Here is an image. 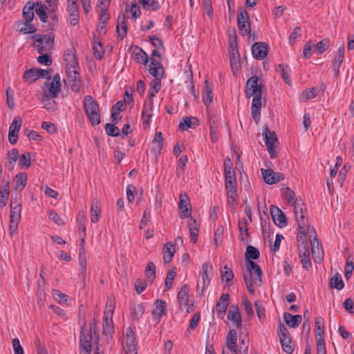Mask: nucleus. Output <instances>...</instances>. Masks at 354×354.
Segmentation results:
<instances>
[{"instance_id": "18", "label": "nucleus", "mask_w": 354, "mask_h": 354, "mask_svg": "<svg viewBox=\"0 0 354 354\" xmlns=\"http://www.w3.org/2000/svg\"><path fill=\"white\" fill-rule=\"evenodd\" d=\"M237 332L235 329H230L226 337V347L232 352L237 354Z\"/></svg>"}, {"instance_id": "49", "label": "nucleus", "mask_w": 354, "mask_h": 354, "mask_svg": "<svg viewBox=\"0 0 354 354\" xmlns=\"http://www.w3.org/2000/svg\"><path fill=\"white\" fill-rule=\"evenodd\" d=\"M161 87V82L160 80H153L151 83L150 88L149 90V99L154 97L156 93L160 91Z\"/></svg>"}, {"instance_id": "34", "label": "nucleus", "mask_w": 354, "mask_h": 354, "mask_svg": "<svg viewBox=\"0 0 354 354\" xmlns=\"http://www.w3.org/2000/svg\"><path fill=\"white\" fill-rule=\"evenodd\" d=\"M27 174L25 172H21L17 174L14 178V182L15 183V189H19L20 191L24 189L27 183Z\"/></svg>"}, {"instance_id": "38", "label": "nucleus", "mask_w": 354, "mask_h": 354, "mask_svg": "<svg viewBox=\"0 0 354 354\" xmlns=\"http://www.w3.org/2000/svg\"><path fill=\"white\" fill-rule=\"evenodd\" d=\"M100 207L98 205V202L93 201L91 205V221L92 223H97L99 221L100 214Z\"/></svg>"}, {"instance_id": "59", "label": "nucleus", "mask_w": 354, "mask_h": 354, "mask_svg": "<svg viewBox=\"0 0 354 354\" xmlns=\"http://www.w3.org/2000/svg\"><path fill=\"white\" fill-rule=\"evenodd\" d=\"M243 279L245 283L247 289L250 294L254 293V288L253 283L255 282L254 280L250 275H247L246 274H243Z\"/></svg>"}, {"instance_id": "27", "label": "nucleus", "mask_w": 354, "mask_h": 354, "mask_svg": "<svg viewBox=\"0 0 354 354\" xmlns=\"http://www.w3.org/2000/svg\"><path fill=\"white\" fill-rule=\"evenodd\" d=\"M230 304V295L227 293H223L219 299V301L216 305V310L218 314H225V311Z\"/></svg>"}, {"instance_id": "25", "label": "nucleus", "mask_w": 354, "mask_h": 354, "mask_svg": "<svg viewBox=\"0 0 354 354\" xmlns=\"http://www.w3.org/2000/svg\"><path fill=\"white\" fill-rule=\"evenodd\" d=\"M225 189L227 191H230L234 194L235 190H237V183L236 179L235 171L225 173Z\"/></svg>"}, {"instance_id": "7", "label": "nucleus", "mask_w": 354, "mask_h": 354, "mask_svg": "<svg viewBox=\"0 0 354 354\" xmlns=\"http://www.w3.org/2000/svg\"><path fill=\"white\" fill-rule=\"evenodd\" d=\"M315 236L313 240H310L311 252L314 261L317 263H321L324 259V250L321 243L319 242L316 236V232L312 229Z\"/></svg>"}, {"instance_id": "8", "label": "nucleus", "mask_w": 354, "mask_h": 354, "mask_svg": "<svg viewBox=\"0 0 354 354\" xmlns=\"http://www.w3.org/2000/svg\"><path fill=\"white\" fill-rule=\"evenodd\" d=\"M213 268L210 265L209 262H205L202 265V271L200 273V275L202 277L201 283H198L196 288L198 290L200 288L201 294H203L206 286L209 283L210 278L209 277V274L212 272Z\"/></svg>"}, {"instance_id": "21", "label": "nucleus", "mask_w": 354, "mask_h": 354, "mask_svg": "<svg viewBox=\"0 0 354 354\" xmlns=\"http://www.w3.org/2000/svg\"><path fill=\"white\" fill-rule=\"evenodd\" d=\"M189 288L187 284H185L180 288L178 293L177 299L180 305H183L185 308H187V312H189Z\"/></svg>"}, {"instance_id": "4", "label": "nucleus", "mask_w": 354, "mask_h": 354, "mask_svg": "<svg viewBox=\"0 0 354 354\" xmlns=\"http://www.w3.org/2000/svg\"><path fill=\"white\" fill-rule=\"evenodd\" d=\"M237 24L241 35L245 36L250 33V21L247 10L240 8L237 13Z\"/></svg>"}, {"instance_id": "12", "label": "nucleus", "mask_w": 354, "mask_h": 354, "mask_svg": "<svg viewBox=\"0 0 354 354\" xmlns=\"http://www.w3.org/2000/svg\"><path fill=\"white\" fill-rule=\"evenodd\" d=\"M268 44L266 42H255L252 46V53L257 59H263L268 53Z\"/></svg>"}, {"instance_id": "19", "label": "nucleus", "mask_w": 354, "mask_h": 354, "mask_svg": "<svg viewBox=\"0 0 354 354\" xmlns=\"http://www.w3.org/2000/svg\"><path fill=\"white\" fill-rule=\"evenodd\" d=\"M46 86H47L48 88L46 90H44V95L43 96L44 101L56 97L60 92L61 85L50 82L49 84L46 83Z\"/></svg>"}, {"instance_id": "60", "label": "nucleus", "mask_w": 354, "mask_h": 354, "mask_svg": "<svg viewBox=\"0 0 354 354\" xmlns=\"http://www.w3.org/2000/svg\"><path fill=\"white\" fill-rule=\"evenodd\" d=\"M224 270H226L225 272L221 270V279L223 281H225L227 283H229L232 281L234 278V273L232 270L227 268V266L223 267Z\"/></svg>"}, {"instance_id": "43", "label": "nucleus", "mask_w": 354, "mask_h": 354, "mask_svg": "<svg viewBox=\"0 0 354 354\" xmlns=\"http://www.w3.org/2000/svg\"><path fill=\"white\" fill-rule=\"evenodd\" d=\"M31 156L30 152H26L21 154L19 158V165L21 169H27L30 165Z\"/></svg>"}, {"instance_id": "11", "label": "nucleus", "mask_w": 354, "mask_h": 354, "mask_svg": "<svg viewBox=\"0 0 354 354\" xmlns=\"http://www.w3.org/2000/svg\"><path fill=\"white\" fill-rule=\"evenodd\" d=\"M22 124V119L20 117H15L10 126L8 133L9 142L15 145L18 140V133Z\"/></svg>"}, {"instance_id": "58", "label": "nucleus", "mask_w": 354, "mask_h": 354, "mask_svg": "<svg viewBox=\"0 0 354 354\" xmlns=\"http://www.w3.org/2000/svg\"><path fill=\"white\" fill-rule=\"evenodd\" d=\"M104 323H103V333L107 335L108 333H111L113 330V326L111 325L112 324V319H111V322H109V317H108V313L104 312Z\"/></svg>"}, {"instance_id": "55", "label": "nucleus", "mask_w": 354, "mask_h": 354, "mask_svg": "<svg viewBox=\"0 0 354 354\" xmlns=\"http://www.w3.org/2000/svg\"><path fill=\"white\" fill-rule=\"evenodd\" d=\"M149 73L155 78L154 80H160L163 77L164 68L157 67H149Z\"/></svg>"}, {"instance_id": "10", "label": "nucleus", "mask_w": 354, "mask_h": 354, "mask_svg": "<svg viewBox=\"0 0 354 354\" xmlns=\"http://www.w3.org/2000/svg\"><path fill=\"white\" fill-rule=\"evenodd\" d=\"M178 208L181 213L180 218H188L191 215V204L187 194L180 193L179 196Z\"/></svg>"}, {"instance_id": "54", "label": "nucleus", "mask_w": 354, "mask_h": 354, "mask_svg": "<svg viewBox=\"0 0 354 354\" xmlns=\"http://www.w3.org/2000/svg\"><path fill=\"white\" fill-rule=\"evenodd\" d=\"M105 131L109 136L117 137L120 136V131L115 124H106L105 125Z\"/></svg>"}, {"instance_id": "48", "label": "nucleus", "mask_w": 354, "mask_h": 354, "mask_svg": "<svg viewBox=\"0 0 354 354\" xmlns=\"http://www.w3.org/2000/svg\"><path fill=\"white\" fill-rule=\"evenodd\" d=\"M93 50L95 57L97 59H101L104 57V50L100 42H93Z\"/></svg>"}, {"instance_id": "14", "label": "nucleus", "mask_w": 354, "mask_h": 354, "mask_svg": "<svg viewBox=\"0 0 354 354\" xmlns=\"http://www.w3.org/2000/svg\"><path fill=\"white\" fill-rule=\"evenodd\" d=\"M344 46L342 44L338 48L336 55L334 57L333 62V69L335 77H338L339 75V68L344 61Z\"/></svg>"}, {"instance_id": "52", "label": "nucleus", "mask_w": 354, "mask_h": 354, "mask_svg": "<svg viewBox=\"0 0 354 354\" xmlns=\"http://www.w3.org/2000/svg\"><path fill=\"white\" fill-rule=\"evenodd\" d=\"M80 77L77 71L74 70V79L71 84V88L73 91L78 93L81 88Z\"/></svg>"}, {"instance_id": "28", "label": "nucleus", "mask_w": 354, "mask_h": 354, "mask_svg": "<svg viewBox=\"0 0 354 354\" xmlns=\"http://www.w3.org/2000/svg\"><path fill=\"white\" fill-rule=\"evenodd\" d=\"M204 85L205 87L203 91V101L208 109V106L212 103L213 99V89L209 84V82L207 80L204 82Z\"/></svg>"}, {"instance_id": "9", "label": "nucleus", "mask_w": 354, "mask_h": 354, "mask_svg": "<svg viewBox=\"0 0 354 354\" xmlns=\"http://www.w3.org/2000/svg\"><path fill=\"white\" fill-rule=\"evenodd\" d=\"M270 211L273 222L276 225L283 227L287 225L286 216L278 207L271 205Z\"/></svg>"}, {"instance_id": "30", "label": "nucleus", "mask_w": 354, "mask_h": 354, "mask_svg": "<svg viewBox=\"0 0 354 354\" xmlns=\"http://www.w3.org/2000/svg\"><path fill=\"white\" fill-rule=\"evenodd\" d=\"M36 7L35 3L28 1L23 8V17L27 22H31L34 19V8Z\"/></svg>"}, {"instance_id": "20", "label": "nucleus", "mask_w": 354, "mask_h": 354, "mask_svg": "<svg viewBox=\"0 0 354 354\" xmlns=\"http://www.w3.org/2000/svg\"><path fill=\"white\" fill-rule=\"evenodd\" d=\"M74 50L73 49H68L64 52V60L66 63L68 68H73L75 69L79 66V62L76 55L74 53Z\"/></svg>"}, {"instance_id": "42", "label": "nucleus", "mask_w": 354, "mask_h": 354, "mask_svg": "<svg viewBox=\"0 0 354 354\" xmlns=\"http://www.w3.org/2000/svg\"><path fill=\"white\" fill-rule=\"evenodd\" d=\"M35 5H36L35 12H36V14L38 15L39 19L41 20V22H44V23L46 22L47 19H48V15L46 14V12L44 9L43 4L40 1H37L35 3Z\"/></svg>"}, {"instance_id": "32", "label": "nucleus", "mask_w": 354, "mask_h": 354, "mask_svg": "<svg viewBox=\"0 0 354 354\" xmlns=\"http://www.w3.org/2000/svg\"><path fill=\"white\" fill-rule=\"evenodd\" d=\"M39 74V68H32L25 71L23 75V79L28 83H33L40 77Z\"/></svg>"}, {"instance_id": "50", "label": "nucleus", "mask_w": 354, "mask_h": 354, "mask_svg": "<svg viewBox=\"0 0 354 354\" xmlns=\"http://www.w3.org/2000/svg\"><path fill=\"white\" fill-rule=\"evenodd\" d=\"M145 275L146 277L153 281L156 277V266L155 264L150 261L147 263V268H145Z\"/></svg>"}, {"instance_id": "29", "label": "nucleus", "mask_w": 354, "mask_h": 354, "mask_svg": "<svg viewBox=\"0 0 354 354\" xmlns=\"http://www.w3.org/2000/svg\"><path fill=\"white\" fill-rule=\"evenodd\" d=\"M230 48V59L231 66L232 68H235L236 69H237L240 66L238 45L232 44V46Z\"/></svg>"}, {"instance_id": "5", "label": "nucleus", "mask_w": 354, "mask_h": 354, "mask_svg": "<svg viewBox=\"0 0 354 354\" xmlns=\"http://www.w3.org/2000/svg\"><path fill=\"white\" fill-rule=\"evenodd\" d=\"M258 82L259 77L257 76H252L248 80L245 90V95L247 98L262 95L263 85L261 83L259 84Z\"/></svg>"}, {"instance_id": "24", "label": "nucleus", "mask_w": 354, "mask_h": 354, "mask_svg": "<svg viewBox=\"0 0 354 354\" xmlns=\"http://www.w3.org/2000/svg\"><path fill=\"white\" fill-rule=\"evenodd\" d=\"M283 319L286 324L291 328L298 327L302 322V317L300 315H292L288 312L283 313Z\"/></svg>"}, {"instance_id": "57", "label": "nucleus", "mask_w": 354, "mask_h": 354, "mask_svg": "<svg viewBox=\"0 0 354 354\" xmlns=\"http://www.w3.org/2000/svg\"><path fill=\"white\" fill-rule=\"evenodd\" d=\"M328 47H329V39H324L319 41L315 45V46L314 48H315V50L318 51L319 54H322L325 50H326Z\"/></svg>"}, {"instance_id": "46", "label": "nucleus", "mask_w": 354, "mask_h": 354, "mask_svg": "<svg viewBox=\"0 0 354 354\" xmlns=\"http://www.w3.org/2000/svg\"><path fill=\"white\" fill-rule=\"evenodd\" d=\"M127 354H137L136 337L134 336L127 337Z\"/></svg>"}, {"instance_id": "2", "label": "nucleus", "mask_w": 354, "mask_h": 354, "mask_svg": "<svg viewBox=\"0 0 354 354\" xmlns=\"http://www.w3.org/2000/svg\"><path fill=\"white\" fill-rule=\"evenodd\" d=\"M277 334L279 337L283 351L288 354H292L294 351V348L291 345L292 338L288 329L281 323L278 326Z\"/></svg>"}, {"instance_id": "31", "label": "nucleus", "mask_w": 354, "mask_h": 354, "mask_svg": "<svg viewBox=\"0 0 354 354\" xmlns=\"http://www.w3.org/2000/svg\"><path fill=\"white\" fill-rule=\"evenodd\" d=\"M163 252V261L165 263L171 262L172 257L175 253V248L171 242H168L164 245L162 248Z\"/></svg>"}, {"instance_id": "23", "label": "nucleus", "mask_w": 354, "mask_h": 354, "mask_svg": "<svg viewBox=\"0 0 354 354\" xmlns=\"http://www.w3.org/2000/svg\"><path fill=\"white\" fill-rule=\"evenodd\" d=\"M133 55L134 60L138 64L147 65L149 62V57L146 52L138 46L133 47Z\"/></svg>"}, {"instance_id": "17", "label": "nucleus", "mask_w": 354, "mask_h": 354, "mask_svg": "<svg viewBox=\"0 0 354 354\" xmlns=\"http://www.w3.org/2000/svg\"><path fill=\"white\" fill-rule=\"evenodd\" d=\"M246 268L249 274L254 280L261 282L263 272L260 266L254 261H250L246 263Z\"/></svg>"}, {"instance_id": "63", "label": "nucleus", "mask_w": 354, "mask_h": 354, "mask_svg": "<svg viewBox=\"0 0 354 354\" xmlns=\"http://www.w3.org/2000/svg\"><path fill=\"white\" fill-rule=\"evenodd\" d=\"M44 44L45 46L50 49H52L54 45L55 35L53 32H50L46 35H44Z\"/></svg>"}, {"instance_id": "16", "label": "nucleus", "mask_w": 354, "mask_h": 354, "mask_svg": "<svg viewBox=\"0 0 354 354\" xmlns=\"http://www.w3.org/2000/svg\"><path fill=\"white\" fill-rule=\"evenodd\" d=\"M116 30L118 37L121 39H123L127 36L128 28L124 13L120 14L118 17Z\"/></svg>"}, {"instance_id": "56", "label": "nucleus", "mask_w": 354, "mask_h": 354, "mask_svg": "<svg viewBox=\"0 0 354 354\" xmlns=\"http://www.w3.org/2000/svg\"><path fill=\"white\" fill-rule=\"evenodd\" d=\"M91 330V333L93 334L94 336V343L98 344L99 342V336L97 333V320L93 318L89 324V328Z\"/></svg>"}, {"instance_id": "44", "label": "nucleus", "mask_w": 354, "mask_h": 354, "mask_svg": "<svg viewBox=\"0 0 354 354\" xmlns=\"http://www.w3.org/2000/svg\"><path fill=\"white\" fill-rule=\"evenodd\" d=\"M9 197V185L6 184L0 189V207L6 206Z\"/></svg>"}, {"instance_id": "45", "label": "nucleus", "mask_w": 354, "mask_h": 354, "mask_svg": "<svg viewBox=\"0 0 354 354\" xmlns=\"http://www.w3.org/2000/svg\"><path fill=\"white\" fill-rule=\"evenodd\" d=\"M20 26H24V28L19 29V32L24 34L34 33L37 30L33 24H30V22H27L26 21L24 22L18 21L17 27H19Z\"/></svg>"}, {"instance_id": "53", "label": "nucleus", "mask_w": 354, "mask_h": 354, "mask_svg": "<svg viewBox=\"0 0 354 354\" xmlns=\"http://www.w3.org/2000/svg\"><path fill=\"white\" fill-rule=\"evenodd\" d=\"M227 319L234 322V324L236 328H240L242 327V320L240 312H237L236 313L227 314Z\"/></svg>"}, {"instance_id": "3", "label": "nucleus", "mask_w": 354, "mask_h": 354, "mask_svg": "<svg viewBox=\"0 0 354 354\" xmlns=\"http://www.w3.org/2000/svg\"><path fill=\"white\" fill-rule=\"evenodd\" d=\"M263 136L264 141L267 147L270 157L274 158L277 157V152L275 151V144L278 143V139L275 131H270L267 125L263 127Z\"/></svg>"}, {"instance_id": "6", "label": "nucleus", "mask_w": 354, "mask_h": 354, "mask_svg": "<svg viewBox=\"0 0 354 354\" xmlns=\"http://www.w3.org/2000/svg\"><path fill=\"white\" fill-rule=\"evenodd\" d=\"M93 335V334L91 333V330L88 329L86 324L84 322L81 327L80 343V347L85 351L86 354H91Z\"/></svg>"}, {"instance_id": "62", "label": "nucleus", "mask_w": 354, "mask_h": 354, "mask_svg": "<svg viewBox=\"0 0 354 354\" xmlns=\"http://www.w3.org/2000/svg\"><path fill=\"white\" fill-rule=\"evenodd\" d=\"M223 232L224 229L223 225H220L216 228L214 232V242L216 246H218L222 242Z\"/></svg>"}, {"instance_id": "47", "label": "nucleus", "mask_w": 354, "mask_h": 354, "mask_svg": "<svg viewBox=\"0 0 354 354\" xmlns=\"http://www.w3.org/2000/svg\"><path fill=\"white\" fill-rule=\"evenodd\" d=\"M317 88L316 87L306 89L301 93V100L305 102L313 99L317 96Z\"/></svg>"}, {"instance_id": "39", "label": "nucleus", "mask_w": 354, "mask_h": 354, "mask_svg": "<svg viewBox=\"0 0 354 354\" xmlns=\"http://www.w3.org/2000/svg\"><path fill=\"white\" fill-rule=\"evenodd\" d=\"M278 68L279 69H277V71H280L282 79L286 84L290 85L291 80L289 76V73L290 72L289 66L287 64H280L278 65Z\"/></svg>"}, {"instance_id": "13", "label": "nucleus", "mask_w": 354, "mask_h": 354, "mask_svg": "<svg viewBox=\"0 0 354 354\" xmlns=\"http://www.w3.org/2000/svg\"><path fill=\"white\" fill-rule=\"evenodd\" d=\"M294 212L297 218L298 226L305 225L304 212L306 211L304 203L301 200L295 199L294 203Z\"/></svg>"}, {"instance_id": "35", "label": "nucleus", "mask_w": 354, "mask_h": 354, "mask_svg": "<svg viewBox=\"0 0 354 354\" xmlns=\"http://www.w3.org/2000/svg\"><path fill=\"white\" fill-rule=\"evenodd\" d=\"M259 257L260 252L257 248L252 245H248L245 253L246 263H248L250 261H253L252 260L258 259Z\"/></svg>"}, {"instance_id": "64", "label": "nucleus", "mask_w": 354, "mask_h": 354, "mask_svg": "<svg viewBox=\"0 0 354 354\" xmlns=\"http://www.w3.org/2000/svg\"><path fill=\"white\" fill-rule=\"evenodd\" d=\"M37 60L39 64H44L46 66H50L53 62L51 57L46 53L39 55L37 58Z\"/></svg>"}, {"instance_id": "41", "label": "nucleus", "mask_w": 354, "mask_h": 354, "mask_svg": "<svg viewBox=\"0 0 354 354\" xmlns=\"http://www.w3.org/2000/svg\"><path fill=\"white\" fill-rule=\"evenodd\" d=\"M315 337L316 339L317 337L324 338V320L321 317H317L315 320Z\"/></svg>"}, {"instance_id": "40", "label": "nucleus", "mask_w": 354, "mask_h": 354, "mask_svg": "<svg viewBox=\"0 0 354 354\" xmlns=\"http://www.w3.org/2000/svg\"><path fill=\"white\" fill-rule=\"evenodd\" d=\"M261 174L265 183L268 185L274 184L275 172L272 169H261Z\"/></svg>"}, {"instance_id": "15", "label": "nucleus", "mask_w": 354, "mask_h": 354, "mask_svg": "<svg viewBox=\"0 0 354 354\" xmlns=\"http://www.w3.org/2000/svg\"><path fill=\"white\" fill-rule=\"evenodd\" d=\"M262 95H255L253 97L252 102V115L253 120L258 124L260 120L261 109Z\"/></svg>"}, {"instance_id": "22", "label": "nucleus", "mask_w": 354, "mask_h": 354, "mask_svg": "<svg viewBox=\"0 0 354 354\" xmlns=\"http://www.w3.org/2000/svg\"><path fill=\"white\" fill-rule=\"evenodd\" d=\"M68 11L70 14V23L71 26H76L79 22V8L76 1H72L68 3Z\"/></svg>"}, {"instance_id": "1", "label": "nucleus", "mask_w": 354, "mask_h": 354, "mask_svg": "<svg viewBox=\"0 0 354 354\" xmlns=\"http://www.w3.org/2000/svg\"><path fill=\"white\" fill-rule=\"evenodd\" d=\"M84 110L88 121L93 126L100 123V108L97 102L91 95H86L84 99Z\"/></svg>"}, {"instance_id": "37", "label": "nucleus", "mask_w": 354, "mask_h": 354, "mask_svg": "<svg viewBox=\"0 0 354 354\" xmlns=\"http://www.w3.org/2000/svg\"><path fill=\"white\" fill-rule=\"evenodd\" d=\"M131 318L133 320L138 321L144 315L145 308L143 304H138L131 308Z\"/></svg>"}, {"instance_id": "51", "label": "nucleus", "mask_w": 354, "mask_h": 354, "mask_svg": "<svg viewBox=\"0 0 354 354\" xmlns=\"http://www.w3.org/2000/svg\"><path fill=\"white\" fill-rule=\"evenodd\" d=\"M176 276V272L174 269L170 270L168 272L165 281V290L171 288Z\"/></svg>"}, {"instance_id": "61", "label": "nucleus", "mask_w": 354, "mask_h": 354, "mask_svg": "<svg viewBox=\"0 0 354 354\" xmlns=\"http://www.w3.org/2000/svg\"><path fill=\"white\" fill-rule=\"evenodd\" d=\"M192 127V119L189 117L185 116L180 120L178 128L182 131H185L189 128Z\"/></svg>"}, {"instance_id": "33", "label": "nucleus", "mask_w": 354, "mask_h": 354, "mask_svg": "<svg viewBox=\"0 0 354 354\" xmlns=\"http://www.w3.org/2000/svg\"><path fill=\"white\" fill-rule=\"evenodd\" d=\"M328 286L330 289L336 288L338 290L344 288V283L338 272L335 274L334 276L330 279Z\"/></svg>"}, {"instance_id": "36", "label": "nucleus", "mask_w": 354, "mask_h": 354, "mask_svg": "<svg viewBox=\"0 0 354 354\" xmlns=\"http://www.w3.org/2000/svg\"><path fill=\"white\" fill-rule=\"evenodd\" d=\"M299 257L301 259L302 268L307 271L309 270L312 268L309 250H306V249L304 250H300Z\"/></svg>"}, {"instance_id": "26", "label": "nucleus", "mask_w": 354, "mask_h": 354, "mask_svg": "<svg viewBox=\"0 0 354 354\" xmlns=\"http://www.w3.org/2000/svg\"><path fill=\"white\" fill-rule=\"evenodd\" d=\"M167 313V304L166 302L157 299L155 301V308L152 310L153 315L157 319H160L163 315Z\"/></svg>"}]
</instances>
